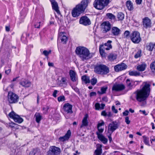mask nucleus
Instances as JSON below:
<instances>
[{
    "mask_svg": "<svg viewBox=\"0 0 155 155\" xmlns=\"http://www.w3.org/2000/svg\"><path fill=\"white\" fill-rule=\"evenodd\" d=\"M66 78H62L60 81L61 84H62V86H66L67 85V83L66 82Z\"/></svg>",
    "mask_w": 155,
    "mask_h": 155,
    "instance_id": "nucleus-38",
    "label": "nucleus"
},
{
    "mask_svg": "<svg viewBox=\"0 0 155 155\" xmlns=\"http://www.w3.org/2000/svg\"><path fill=\"white\" fill-rule=\"evenodd\" d=\"M112 110L115 113H117V110L115 109V107L114 106H113L112 107Z\"/></svg>",
    "mask_w": 155,
    "mask_h": 155,
    "instance_id": "nucleus-48",
    "label": "nucleus"
},
{
    "mask_svg": "<svg viewBox=\"0 0 155 155\" xmlns=\"http://www.w3.org/2000/svg\"><path fill=\"white\" fill-rule=\"evenodd\" d=\"M127 68V66L124 63H121L115 66L114 67L115 71L116 72L124 70Z\"/></svg>",
    "mask_w": 155,
    "mask_h": 155,
    "instance_id": "nucleus-14",
    "label": "nucleus"
},
{
    "mask_svg": "<svg viewBox=\"0 0 155 155\" xmlns=\"http://www.w3.org/2000/svg\"><path fill=\"white\" fill-rule=\"evenodd\" d=\"M130 38L132 42L135 44H138L141 41L140 33L137 31H134L130 35Z\"/></svg>",
    "mask_w": 155,
    "mask_h": 155,
    "instance_id": "nucleus-7",
    "label": "nucleus"
},
{
    "mask_svg": "<svg viewBox=\"0 0 155 155\" xmlns=\"http://www.w3.org/2000/svg\"><path fill=\"white\" fill-rule=\"evenodd\" d=\"M95 109L96 110H99L100 109V105L99 103H96L95 105Z\"/></svg>",
    "mask_w": 155,
    "mask_h": 155,
    "instance_id": "nucleus-46",
    "label": "nucleus"
},
{
    "mask_svg": "<svg viewBox=\"0 0 155 155\" xmlns=\"http://www.w3.org/2000/svg\"><path fill=\"white\" fill-rule=\"evenodd\" d=\"M69 74L71 80L73 81H75L77 80L76 73L73 70H70L69 71Z\"/></svg>",
    "mask_w": 155,
    "mask_h": 155,
    "instance_id": "nucleus-24",
    "label": "nucleus"
},
{
    "mask_svg": "<svg viewBox=\"0 0 155 155\" xmlns=\"http://www.w3.org/2000/svg\"><path fill=\"white\" fill-rule=\"evenodd\" d=\"M125 122L127 124H129L130 123V121L129 120V118L128 117H125Z\"/></svg>",
    "mask_w": 155,
    "mask_h": 155,
    "instance_id": "nucleus-47",
    "label": "nucleus"
},
{
    "mask_svg": "<svg viewBox=\"0 0 155 155\" xmlns=\"http://www.w3.org/2000/svg\"><path fill=\"white\" fill-rule=\"evenodd\" d=\"M112 42L111 41L108 40L106 43L100 45L99 52L102 57H104L106 56V53L104 51L105 50L108 51L112 48V46L111 44Z\"/></svg>",
    "mask_w": 155,
    "mask_h": 155,
    "instance_id": "nucleus-5",
    "label": "nucleus"
},
{
    "mask_svg": "<svg viewBox=\"0 0 155 155\" xmlns=\"http://www.w3.org/2000/svg\"><path fill=\"white\" fill-rule=\"evenodd\" d=\"M68 40V38L66 36L65 33L63 32H61L59 34L58 38V41H61L63 44L66 43Z\"/></svg>",
    "mask_w": 155,
    "mask_h": 155,
    "instance_id": "nucleus-15",
    "label": "nucleus"
},
{
    "mask_svg": "<svg viewBox=\"0 0 155 155\" xmlns=\"http://www.w3.org/2000/svg\"><path fill=\"white\" fill-rule=\"evenodd\" d=\"M5 30L7 31H9L10 30V27L8 26H5Z\"/></svg>",
    "mask_w": 155,
    "mask_h": 155,
    "instance_id": "nucleus-64",
    "label": "nucleus"
},
{
    "mask_svg": "<svg viewBox=\"0 0 155 155\" xmlns=\"http://www.w3.org/2000/svg\"><path fill=\"white\" fill-rule=\"evenodd\" d=\"M139 112H141L143 114H144L145 115H146L147 114V113L146 112L145 110H139Z\"/></svg>",
    "mask_w": 155,
    "mask_h": 155,
    "instance_id": "nucleus-57",
    "label": "nucleus"
},
{
    "mask_svg": "<svg viewBox=\"0 0 155 155\" xmlns=\"http://www.w3.org/2000/svg\"><path fill=\"white\" fill-rule=\"evenodd\" d=\"M58 101L60 102L65 100V97L64 96H61L58 97Z\"/></svg>",
    "mask_w": 155,
    "mask_h": 155,
    "instance_id": "nucleus-44",
    "label": "nucleus"
},
{
    "mask_svg": "<svg viewBox=\"0 0 155 155\" xmlns=\"http://www.w3.org/2000/svg\"><path fill=\"white\" fill-rule=\"evenodd\" d=\"M41 22H40L39 23H37L35 25V28H40V24Z\"/></svg>",
    "mask_w": 155,
    "mask_h": 155,
    "instance_id": "nucleus-49",
    "label": "nucleus"
},
{
    "mask_svg": "<svg viewBox=\"0 0 155 155\" xmlns=\"http://www.w3.org/2000/svg\"><path fill=\"white\" fill-rule=\"evenodd\" d=\"M58 91L57 90H55L53 93L52 95L53 96L55 97H57L56 94L57 93Z\"/></svg>",
    "mask_w": 155,
    "mask_h": 155,
    "instance_id": "nucleus-50",
    "label": "nucleus"
},
{
    "mask_svg": "<svg viewBox=\"0 0 155 155\" xmlns=\"http://www.w3.org/2000/svg\"><path fill=\"white\" fill-rule=\"evenodd\" d=\"M74 91L76 92L79 93L80 91L79 89L77 87H74Z\"/></svg>",
    "mask_w": 155,
    "mask_h": 155,
    "instance_id": "nucleus-60",
    "label": "nucleus"
},
{
    "mask_svg": "<svg viewBox=\"0 0 155 155\" xmlns=\"http://www.w3.org/2000/svg\"><path fill=\"white\" fill-rule=\"evenodd\" d=\"M72 106L68 103L65 104L63 106V109L65 111L67 112V113H72Z\"/></svg>",
    "mask_w": 155,
    "mask_h": 155,
    "instance_id": "nucleus-19",
    "label": "nucleus"
},
{
    "mask_svg": "<svg viewBox=\"0 0 155 155\" xmlns=\"http://www.w3.org/2000/svg\"><path fill=\"white\" fill-rule=\"evenodd\" d=\"M61 153V150L58 147L52 146L48 151V155H58Z\"/></svg>",
    "mask_w": 155,
    "mask_h": 155,
    "instance_id": "nucleus-10",
    "label": "nucleus"
},
{
    "mask_svg": "<svg viewBox=\"0 0 155 155\" xmlns=\"http://www.w3.org/2000/svg\"><path fill=\"white\" fill-rule=\"evenodd\" d=\"M49 109L48 107L47 106L46 107H44L43 108V110L44 111L45 113Z\"/></svg>",
    "mask_w": 155,
    "mask_h": 155,
    "instance_id": "nucleus-54",
    "label": "nucleus"
},
{
    "mask_svg": "<svg viewBox=\"0 0 155 155\" xmlns=\"http://www.w3.org/2000/svg\"><path fill=\"white\" fill-rule=\"evenodd\" d=\"M82 79L86 84L89 83L90 82L89 78L85 75L82 76Z\"/></svg>",
    "mask_w": 155,
    "mask_h": 155,
    "instance_id": "nucleus-34",
    "label": "nucleus"
},
{
    "mask_svg": "<svg viewBox=\"0 0 155 155\" xmlns=\"http://www.w3.org/2000/svg\"><path fill=\"white\" fill-rule=\"evenodd\" d=\"M35 118L36 122L39 123L40 121L41 120L42 116L39 113H36L35 115Z\"/></svg>",
    "mask_w": 155,
    "mask_h": 155,
    "instance_id": "nucleus-29",
    "label": "nucleus"
},
{
    "mask_svg": "<svg viewBox=\"0 0 155 155\" xmlns=\"http://www.w3.org/2000/svg\"><path fill=\"white\" fill-rule=\"evenodd\" d=\"M150 68L153 72L155 71V61L150 64Z\"/></svg>",
    "mask_w": 155,
    "mask_h": 155,
    "instance_id": "nucleus-40",
    "label": "nucleus"
},
{
    "mask_svg": "<svg viewBox=\"0 0 155 155\" xmlns=\"http://www.w3.org/2000/svg\"><path fill=\"white\" fill-rule=\"evenodd\" d=\"M104 124V122L103 121H102L101 123H99L98 124L97 127H101V126L103 125Z\"/></svg>",
    "mask_w": 155,
    "mask_h": 155,
    "instance_id": "nucleus-52",
    "label": "nucleus"
},
{
    "mask_svg": "<svg viewBox=\"0 0 155 155\" xmlns=\"http://www.w3.org/2000/svg\"><path fill=\"white\" fill-rule=\"evenodd\" d=\"M111 32L113 35L118 36L120 32V30L116 27H113L111 30Z\"/></svg>",
    "mask_w": 155,
    "mask_h": 155,
    "instance_id": "nucleus-21",
    "label": "nucleus"
},
{
    "mask_svg": "<svg viewBox=\"0 0 155 155\" xmlns=\"http://www.w3.org/2000/svg\"><path fill=\"white\" fill-rule=\"evenodd\" d=\"M142 0H136V2L137 4L140 5L141 4Z\"/></svg>",
    "mask_w": 155,
    "mask_h": 155,
    "instance_id": "nucleus-58",
    "label": "nucleus"
},
{
    "mask_svg": "<svg viewBox=\"0 0 155 155\" xmlns=\"http://www.w3.org/2000/svg\"><path fill=\"white\" fill-rule=\"evenodd\" d=\"M51 50L49 51H48L47 50H44L43 52V54H44L45 56H48L49 54L51 53Z\"/></svg>",
    "mask_w": 155,
    "mask_h": 155,
    "instance_id": "nucleus-45",
    "label": "nucleus"
},
{
    "mask_svg": "<svg viewBox=\"0 0 155 155\" xmlns=\"http://www.w3.org/2000/svg\"><path fill=\"white\" fill-rule=\"evenodd\" d=\"M15 124L14 123H11L9 124V126L11 127H14V125Z\"/></svg>",
    "mask_w": 155,
    "mask_h": 155,
    "instance_id": "nucleus-63",
    "label": "nucleus"
},
{
    "mask_svg": "<svg viewBox=\"0 0 155 155\" xmlns=\"http://www.w3.org/2000/svg\"><path fill=\"white\" fill-rule=\"evenodd\" d=\"M127 6L129 10H133L134 7L133 4L130 1H128L126 2Z\"/></svg>",
    "mask_w": 155,
    "mask_h": 155,
    "instance_id": "nucleus-31",
    "label": "nucleus"
},
{
    "mask_svg": "<svg viewBox=\"0 0 155 155\" xmlns=\"http://www.w3.org/2000/svg\"><path fill=\"white\" fill-rule=\"evenodd\" d=\"M20 84L25 87H28L31 86V83L28 80L23 79L19 83Z\"/></svg>",
    "mask_w": 155,
    "mask_h": 155,
    "instance_id": "nucleus-20",
    "label": "nucleus"
},
{
    "mask_svg": "<svg viewBox=\"0 0 155 155\" xmlns=\"http://www.w3.org/2000/svg\"><path fill=\"white\" fill-rule=\"evenodd\" d=\"M126 83L127 86L129 87V89H131L133 87V86L135 83L132 81H130L129 79H127L126 80Z\"/></svg>",
    "mask_w": 155,
    "mask_h": 155,
    "instance_id": "nucleus-28",
    "label": "nucleus"
},
{
    "mask_svg": "<svg viewBox=\"0 0 155 155\" xmlns=\"http://www.w3.org/2000/svg\"><path fill=\"white\" fill-rule=\"evenodd\" d=\"M107 89V87H102L101 88V91H98L97 92L99 94H104L105 93Z\"/></svg>",
    "mask_w": 155,
    "mask_h": 155,
    "instance_id": "nucleus-37",
    "label": "nucleus"
},
{
    "mask_svg": "<svg viewBox=\"0 0 155 155\" xmlns=\"http://www.w3.org/2000/svg\"><path fill=\"white\" fill-rule=\"evenodd\" d=\"M15 84L16 83L15 82L12 83L10 85V87L11 88H13Z\"/></svg>",
    "mask_w": 155,
    "mask_h": 155,
    "instance_id": "nucleus-61",
    "label": "nucleus"
},
{
    "mask_svg": "<svg viewBox=\"0 0 155 155\" xmlns=\"http://www.w3.org/2000/svg\"><path fill=\"white\" fill-rule=\"evenodd\" d=\"M102 100L106 102H107L108 101L107 99V97H104L102 98Z\"/></svg>",
    "mask_w": 155,
    "mask_h": 155,
    "instance_id": "nucleus-62",
    "label": "nucleus"
},
{
    "mask_svg": "<svg viewBox=\"0 0 155 155\" xmlns=\"http://www.w3.org/2000/svg\"><path fill=\"white\" fill-rule=\"evenodd\" d=\"M147 66V65L145 63H143L140 64L138 65L137 67V70L140 71H143L145 70Z\"/></svg>",
    "mask_w": 155,
    "mask_h": 155,
    "instance_id": "nucleus-26",
    "label": "nucleus"
},
{
    "mask_svg": "<svg viewBox=\"0 0 155 155\" xmlns=\"http://www.w3.org/2000/svg\"><path fill=\"white\" fill-rule=\"evenodd\" d=\"M142 22L143 27L146 28L151 27V21L148 18L146 17L143 19Z\"/></svg>",
    "mask_w": 155,
    "mask_h": 155,
    "instance_id": "nucleus-17",
    "label": "nucleus"
},
{
    "mask_svg": "<svg viewBox=\"0 0 155 155\" xmlns=\"http://www.w3.org/2000/svg\"><path fill=\"white\" fill-rule=\"evenodd\" d=\"M9 117L12 118L14 121L18 123H21L23 121V119L22 118L20 117L19 116L16 114L13 111H12L9 114Z\"/></svg>",
    "mask_w": 155,
    "mask_h": 155,
    "instance_id": "nucleus-9",
    "label": "nucleus"
},
{
    "mask_svg": "<svg viewBox=\"0 0 155 155\" xmlns=\"http://www.w3.org/2000/svg\"><path fill=\"white\" fill-rule=\"evenodd\" d=\"M125 88V86L121 84H115L114 85L112 90L116 91H122Z\"/></svg>",
    "mask_w": 155,
    "mask_h": 155,
    "instance_id": "nucleus-16",
    "label": "nucleus"
},
{
    "mask_svg": "<svg viewBox=\"0 0 155 155\" xmlns=\"http://www.w3.org/2000/svg\"><path fill=\"white\" fill-rule=\"evenodd\" d=\"M97 137L99 140L102 141L104 143H106L107 142V140L103 135L97 132Z\"/></svg>",
    "mask_w": 155,
    "mask_h": 155,
    "instance_id": "nucleus-25",
    "label": "nucleus"
},
{
    "mask_svg": "<svg viewBox=\"0 0 155 155\" xmlns=\"http://www.w3.org/2000/svg\"><path fill=\"white\" fill-rule=\"evenodd\" d=\"M88 116L87 114H86L84 116L82 120V124L81 126V128L83 127H86L88 125V122L87 120V118H88Z\"/></svg>",
    "mask_w": 155,
    "mask_h": 155,
    "instance_id": "nucleus-22",
    "label": "nucleus"
},
{
    "mask_svg": "<svg viewBox=\"0 0 155 155\" xmlns=\"http://www.w3.org/2000/svg\"><path fill=\"white\" fill-rule=\"evenodd\" d=\"M117 17L119 20H122L124 18V15L122 12H119L117 14Z\"/></svg>",
    "mask_w": 155,
    "mask_h": 155,
    "instance_id": "nucleus-35",
    "label": "nucleus"
},
{
    "mask_svg": "<svg viewBox=\"0 0 155 155\" xmlns=\"http://www.w3.org/2000/svg\"><path fill=\"white\" fill-rule=\"evenodd\" d=\"M71 135V132L70 130H68L65 135L63 137H60L59 139L61 142H64L67 140L69 139Z\"/></svg>",
    "mask_w": 155,
    "mask_h": 155,
    "instance_id": "nucleus-18",
    "label": "nucleus"
},
{
    "mask_svg": "<svg viewBox=\"0 0 155 155\" xmlns=\"http://www.w3.org/2000/svg\"><path fill=\"white\" fill-rule=\"evenodd\" d=\"M129 113V111L127 110H126L123 113V114L124 116H127L128 115Z\"/></svg>",
    "mask_w": 155,
    "mask_h": 155,
    "instance_id": "nucleus-56",
    "label": "nucleus"
},
{
    "mask_svg": "<svg viewBox=\"0 0 155 155\" xmlns=\"http://www.w3.org/2000/svg\"><path fill=\"white\" fill-rule=\"evenodd\" d=\"M96 95V93L95 92H91L90 93V96L91 97L93 96H95Z\"/></svg>",
    "mask_w": 155,
    "mask_h": 155,
    "instance_id": "nucleus-51",
    "label": "nucleus"
},
{
    "mask_svg": "<svg viewBox=\"0 0 155 155\" xmlns=\"http://www.w3.org/2000/svg\"><path fill=\"white\" fill-rule=\"evenodd\" d=\"M98 130L100 133H102L104 130V129H102L101 127H97Z\"/></svg>",
    "mask_w": 155,
    "mask_h": 155,
    "instance_id": "nucleus-55",
    "label": "nucleus"
},
{
    "mask_svg": "<svg viewBox=\"0 0 155 155\" xmlns=\"http://www.w3.org/2000/svg\"><path fill=\"white\" fill-rule=\"evenodd\" d=\"M11 71V69H9L7 70H5V73L6 74H8L10 73Z\"/></svg>",
    "mask_w": 155,
    "mask_h": 155,
    "instance_id": "nucleus-59",
    "label": "nucleus"
},
{
    "mask_svg": "<svg viewBox=\"0 0 155 155\" xmlns=\"http://www.w3.org/2000/svg\"><path fill=\"white\" fill-rule=\"evenodd\" d=\"M150 84L149 82H144L141 85V88L137 90L134 92L137 101L140 102L146 101L150 95Z\"/></svg>",
    "mask_w": 155,
    "mask_h": 155,
    "instance_id": "nucleus-1",
    "label": "nucleus"
},
{
    "mask_svg": "<svg viewBox=\"0 0 155 155\" xmlns=\"http://www.w3.org/2000/svg\"><path fill=\"white\" fill-rule=\"evenodd\" d=\"M141 50L138 51L134 55V57L136 58H137L141 56Z\"/></svg>",
    "mask_w": 155,
    "mask_h": 155,
    "instance_id": "nucleus-42",
    "label": "nucleus"
},
{
    "mask_svg": "<svg viewBox=\"0 0 155 155\" xmlns=\"http://www.w3.org/2000/svg\"><path fill=\"white\" fill-rule=\"evenodd\" d=\"M97 79L95 77H94L92 78L91 80V84L93 85H95L97 83Z\"/></svg>",
    "mask_w": 155,
    "mask_h": 155,
    "instance_id": "nucleus-39",
    "label": "nucleus"
},
{
    "mask_svg": "<svg viewBox=\"0 0 155 155\" xmlns=\"http://www.w3.org/2000/svg\"><path fill=\"white\" fill-rule=\"evenodd\" d=\"M8 98L9 103L12 104L17 102L19 97L15 93L9 92L8 94Z\"/></svg>",
    "mask_w": 155,
    "mask_h": 155,
    "instance_id": "nucleus-8",
    "label": "nucleus"
},
{
    "mask_svg": "<svg viewBox=\"0 0 155 155\" xmlns=\"http://www.w3.org/2000/svg\"><path fill=\"white\" fill-rule=\"evenodd\" d=\"M94 71L96 74L101 75H106L109 72L108 67L103 64H97L94 66Z\"/></svg>",
    "mask_w": 155,
    "mask_h": 155,
    "instance_id": "nucleus-4",
    "label": "nucleus"
},
{
    "mask_svg": "<svg viewBox=\"0 0 155 155\" xmlns=\"http://www.w3.org/2000/svg\"><path fill=\"white\" fill-rule=\"evenodd\" d=\"M102 153V148L101 146L97 147V149L95 151L94 155H101Z\"/></svg>",
    "mask_w": 155,
    "mask_h": 155,
    "instance_id": "nucleus-32",
    "label": "nucleus"
},
{
    "mask_svg": "<svg viewBox=\"0 0 155 155\" xmlns=\"http://www.w3.org/2000/svg\"><path fill=\"white\" fill-rule=\"evenodd\" d=\"M129 74L130 76H139L140 75V73L136 71H130L129 72Z\"/></svg>",
    "mask_w": 155,
    "mask_h": 155,
    "instance_id": "nucleus-33",
    "label": "nucleus"
},
{
    "mask_svg": "<svg viewBox=\"0 0 155 155\" xmlns=\"http://www.w3.org/2000/svg\"><path fill=\"white\" fill-rule=\"evenodd\" d=\"M89 2L88 0H83L79 4L76 5L71 11L72 16L77 17L83 13L87 7Z\"/></svg>",
    "mask_w": 155,
    "mask_h": 155,
    "instance_id": "nucleus-2",
    "label": "nucleus"
},
{
    "mask_svg": "<svg viewBox=\"0 0 155 155\" xmlns=\"http://www.w3.org/2000/svg\"><path fill=\"white\" fill-rule=\"evenodd\" d=\"M130 32L128 31H126L124 33V37L125 38H127L130 36Z\"/></svg>",
    "mask_w": 155,
    "mask_h": 155,
    "instance_id": "nucleus-43",
    "label": "nucleus"
},
{
    "mask_svg": "<svg viewBox=\"0 0 155 155\" xmlns=\"http://www.w3.org/2000/svg\"><path fill=\"white\" fill-rule=\"evenodd\" d=\"M155 45V44L152 42L147 43L146 45V49L150 51H152Z\"/></svg>",
    "mask_w": 155,
    "mask_h": 155,
    "instance_id": "nucleus-27",
    "label": "nucleus"
},
{
    "mask_svg": "<svg viewBox=\"0 0 155 155\" xmlns=\"http://www.w3.org/2000/svg\"><path fill=\"white\" fill-rule=\"evenodd\" d=\"M106 15L109 18L111 19H114L115 18V16L112 13H107Z\"/></svg>",
    "mask_w": 155,
    "mask_h": 155,
    "instance_id": "nucleus-41",
    "label": "nucleus"
},
{
    "mask_svg": "<svg viewBox=\"0 0 155 155\" xmlns=\"http://www.w3.org/2000/svg\"><path fill=\"white\" fill-rule=\"evenodd\" d=\"M75 51L76 54L82 60L90 59L94 55L93 53H90L89 50L84 47L77 48Z\"/></svg>",
    "mask_w": 155,
    "mask_h": 155,
    "instance_id": "nucleus-3",
    "label": "nucleus"
},
{
    "mask_svg": "<svg viewBox=\"0 0 155 155\" xmlns=\"http://www.w3.org/2000/svg\"><path fill=\"white\" fill-rule=\"evenodd\" d=\"M117 55L116 54L114 53H111L108 56V59L111 61H113L117 58Z\"/></svg>",
    "mask_w": 155,
    "mask_h": 155,
    "instance_id": "nucleus-30",
    "label": "nucleus"
},
{
    "mask_svg": "<svg viewBox=\"0 0 155 155\" xmlns=\"http://www.w3.org/2000/svg\"><path fill=\"white\" fill-rule=\"evenodd\" d=\"M118 127L117 123L116 121H113L109 124L108 127V131L112 133L118 128Z\"/></svg>",
    "mask_w": 155,
    "mask_h": 155,
    "instance_id": "nucleus-13",
    "label": "nucleus"
},
{
    "mask_svg": "<svg viewBox=\"0 0 155 155\" xmlns=\"http://www.w3.org/2000/svg\"><path fill=\"white\" fill-rule=\"evenodd\" d=\"M79 23L84 25L87 26L91 24L89 19L86 16H84L81 17L79 20Z\"/></svg>",
    "mask_w": 155,
    "mask_h": 155,
    "instance_id": "nucleus-12",
    "label": "nucleus"
},
{
    "mask_svg": "<svg viewBox=\"0 0 155 155\" xmlns=\"http://www.w3.org/2000/svg\"><path fill=\"white\" fill-rule=\"evenodd\" d=\"M143 142H144L145 144L147 145H150L149 138L145 136H143Z\"/></svg>",
    "mask_w": 155,
    "mask_h": 155,
    "instance_id": "nucleus-36",
    "label": "nucleus"
},
{
    "mask_svg": "<svg viewBox=\"0 0 155 155\" xmlns=\"http://www.w3.org/2000/svg\"><path fill=\"white\" fill-rule=\"evenodd\" d=\"M103 32L106 33L109 31L111 28V25L108 21L103 22L101 25Z\"/></svg>",
    "mask_w": 155,
    "mask_h": 155,
    "instance_id": "nucleus-11",
    "label": "nucleus"
},
{
    "mask_svg": "<svg viewBox=\"0 0 155 155\" xmlns=\"http://www.w3.org/2000/svg\"><path fill=\"white\" fill-rule=\"evenodd\" d=\"M51 4L53 9L58 14H60V11L58 9V4L54 0L51 1Z\"/></svg>",
    "mask_w": 155,
    "mask_h": 155,
    "instance_id": "nucleus-23",
    "label": "nucleus"
},
{
    "mask_svg": "<svg viewBox=\"0 0 155 155\" xmlns=\"http://www.w3.org/2000/svg\"><path fill=\"white\" fill-rule=\"evenodd\" d=\"M110 1V0H95L93 5L97 9L101 10L108 5Z\"/></svg>",
    "mask_w": 155,
    "mask_h": 155,
    "instance_id": "nucleus-6",
    "label": "nucleus"
},
{
    "mask_svg": "<svg viewBox=\"0 0 155 155\" xmlns=\"http://www.w3.org/2000/svg\"><path fill=\"white\" fill-rule=\"evenodd\" d=\"M101 115L104 117H106L107 116V113L105 111H103L101 113Z\"/></svg>",
    "mask_w": 155,
    "mask_h": 155,
    "instance_id": "nucleus-53",
    "label": "nucleus"
}]
</instances>
